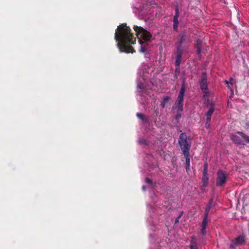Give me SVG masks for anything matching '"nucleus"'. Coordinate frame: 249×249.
<instances>
[{"instance_id":"a211bd4d","label":"nucleus","mask_w":249,"mask_h":249,"mask_svg":"<svg viewBox=\"0 0 249 249\" xmlns=\"http://www.w3.org/2000/svg\"><path fill=\"white\" fill-rule=\"evenodd\" d=\"M211 120V118L207 117L206 122L205 124V127L206 128H209L210 127Z\"/></svg>"},{"instance_id":"0eeeda50","label":"nucleus","mask_w":249,"mask_h":249,"mask_svg":"<svg viewBox=\"0 0 249 249\" xmlns=\"http://www.w3.org/2000/svg\"><path fill=\"white\" fill-rule=\"evenodd\" d=\"M217 177L216 180V185L222 186L226 182L227 178L225 173L221 170H219L217 173Z\"/></svg>"},{"instance_id":"9d476101","label":"nucleus","mask_w":249,"mask_h":249,"mask_svg":"<svg viewBox=\"0 0 249 249\" xmlns=\"http://www.w3.org/2000/svg\"><path fill=\"white\" fill-rule=\"evenodd\" d=\"M184 52L183 51H177V55L176 58L175 65L176 67V70H179L180 69V64L181 61V57L182 54Z\"/></svg>"},{"instance_id":"1a4fd4ad","label":"nucleus","mask_w":249,"mask_h":249,"mask_svg":"<svg viewBox=\"0 0 249 249\" xmlns=\"http://www.w3.org/2000/svg\"><path fill=\"white\" fill-rule=\"evenodd\" d=\"M200 87L204 92H206L207 90V82L206 73L203 72L202 77L200 81Z\"/></svg>"},{"instance_id":"c756f323","label":"nucleus","mask_w":249,"mask_h":249,"mask_svg":"<svg viewBox=\"0 0 249 249\" xmlns=\"http://www.w3.org/2000/svg\"><path fill=\"white\" fill-rule=\"evenodd\" d=\"M207 226V224H202V228H203V229H206V227Z\"/></svg>"},{"instance_id":"b1692460","label":"nucleus","mask_w":249,"mask_h":249,"mask_svg":"<svg viewBox=\"0 0 249 249\" xmlns=\"http://www.w3.org/2000/svg\"><path fill=\"white\" fill-rule=\"evenodd\" d=\"M201 232L203 235H205L206 233V229L201 228Z\"/></svg>"},{"instance_id":"6e6552de","label":"nucleus","mask_w":249,"mask_h":249,"mask_svg":"<svg viewBox=\"0 0 249 249\" xmlns=\"http://www.w3.org/2000/svg\"><path fill=\"white\" fill-rule=\"evenodd\" d=\"M245 242V236L244 235H241L235 238V240L231 244L232 248H234L236 246L242 245Z\"/></svg>"},{"instance_id":"f3484780","label":"nucleus","mask_w":249,"mask_h":249,"mask_svg":"<svg viewBox=\"0 0 249 249\" xmlns=\"http://www.w3.org/2000/svg\"><path fill=\"white\" fill-rule=\"evenodd\" d=\"M138 91L140 93L141 92V90L144 89L143 85L142 83H139L137 85Z\"/></svg>"},{"instance_id":"7c9ffc66","label":"nucleus","mask_w":249,"mask_h":249,"mask_svg":"<svg viewBox=\"0 0 249 249\" xmlns=\"http://www.w3.org/2000/svg\"><path fill=\"white\" fill-rule=\"evenodd\" d=\"M142 188V189H143L144 191H145V187L144 186H143Z\"/></svg>"},{"instance_id":"412c9836","label":"nucleus","mask_w":249,"mask_h":249,"mask_svg":"<svg viewBox=\"0 0 249 249\" xmlns=\"http://www.w3.org/2000/svg\"><path fill=\"white\" fill-rule=\"evenodd\" d=\"M207 168H208V164L207 163L204 164V167L203 169V174H207Z\"/></svg>"},{"instance_id":"2eb2a0df","label":"nucleus","mask_w":249,"mask_h":249,"mask_svg":"<svg viewBox=\"0 0 249 249\" xmlns=\"http://www.w3.org/2000/svg\"><path fill=\"white\" fill-rule=\"evenodd\" d=\"M170 100V97L168 96H166L163 98V101L161 104V106L162 107L164 108L165 106V105Z\"/></svg>"},{"instance_id":"4468645a","label":"nucleus","mask_w":249,"mask_h":249,"mask_svg":"<svg viewBox=\"0 0 249 249\" xmlns=\"http://www.w3.org/2000/svg\"><path fill=\"white\" fill-rule=\"evenodd\" d=\"M184 156L186 159V170H188L189 169L190 167V157H189V153H188V154H183Z\"/></svg>"},{"instance_id":"393cba45","label":"nucleus","mask_w":249,"mask_h":249,"mask_svg":"<svg viewBox=\"0 0 249 249\" xmlns=\"http://www.w3.org/2000/svg\"><path fill=\"white\" fill-rule=\"evenodd\" d=\"M138 142L140 144H146V141L145 140H139Z\"/></svg>"},{"instance_id":"cd10ccee","label":"nucleus","mask_w":249,"mask_h":249,"mask_svg":"<svg viewBox=\"0 0 249 249\" xmlns=\"http://www.w3.org/2000/svg\"><path fill=\"white\" fill-rule=\"evenodd\" d=\"M197 52L198 54H199L201 52V49L198 46L197 47Z\"/></svg>"},{"instance_id":"f257e3e1","label":"nucleus","mask_w":249,"mask_h":249,"mask_svg":"<svg viewBox=\"0 0 249 249\" xmlns=\"http://www.w3.org/2000/svg\"><path fill=\"white\" fill-rule=\"evenodd\" d=\"M130 28L126 24H122L118 26L115 33V39L118 42L117 45L121 52L133 53L134 51L130 45L135 43L136 38L130 33Z\"/></svg>"},{"instance_id":"7ed1b4c3","label":"nucleus","mask_w":249,"mask_h":249,"mask_svg":"<svg viewBox=\"0 0 249 249\" xmlns=\"http://www.w3.org/2000/svg\"><path fill=\"white\" fill-rule=\"evenodd\" d=\"M230 138L232 141L238 144L249 143V136L240 131L231 134Z\"/></svg>"},{"instance_id":"ddd939ff","label":"nucleus","mask_w":249,"mask_h":249,"mask_svg":"<svg viewBox=\"0 0 249 249\" xmlns=\"http://www.w3.org/2000/svg\"><path fill=\"white\" fill-rule=\"evenodd\" d=\"M209 177L208 174H203L202 177V185L203 187H206L208 183Z\"/></svg>"},{"instance_id":"5701e85b","label":"nucleus","mask_w":249,"mask_h":249,"mask_svg":"<svg viewBox=\"0 0 249 249\" xmlns=\"http://www.w3.org/2000/svg\"><path fill=\"white\" fill-rule=\"evenodd\" d=\"M137 116H138V118H139L140 119L142 120L143 119V115L141 113H138L137 114Z\"/></svg>"},{"instance_id":"a878e982","label":"nucleus","mask_w":249,"mask_h":249,"mask_svg":"<svg viewBox=\"0 0 249 249\" xmlns=\"http://www.w3.org/2000/svg\"><path fill=\"white\" fill-rule=\"evenodd\" d=\"M145 182L148 184H151L152 181L148 178H145Z\"/></svg>"},{"instance_id":"6ab92c4d","label":"nucleus","mask_w":249,"mask_h":249,"mask_svg":"<svg viewBox=\"0 0 249 249\" xmlns=\"http://www.w3.org/2000/svg\"><path fill=\"white\" fill-rule=\"evenodd\" d=\"M212 207V204L210 203L208 205L205 209V214L208 215L209 211H210Z\"/></svg>"},{"instance_id":"f8f14e48","label":"nucleus","mask_w":249,"mask_h":249,"mask_svg":"<svg viewBox=\"0 0 249 249\" xmlns=\"http://www.w3.org/2000/svg\"><path fill=\"white\" fill-rule=\"evenodd\" d=\"M190 249H198L196 238V236H193L192 237L190 244Z\"/></svg>"},{"instance_id":"f03ea898","label":"nucleus","mask_w":249,"mask_h":249,"mask_svg":"<svg viewBox=\"0 0 249 249\" xmlns=\"http://www.w3.org/2000/svg\"><path fill=\"white\" fill-rule=\"evenodd\" d=\"M133 29L136 32V36L139 39V41L141 46L140 52L144 53L146 51V49L145 46L142 45V40H143L144 42L149 41L152 37V35L149 32L142 27L134 26Z\"/></svg>"},{"instance_id":"39448f33","label":"nucleus","mask_w":249,"mask_h":249,"mask_svg":"<svg viewBox=\"0 0 249 249\" xmlns=\"http://www.w3.org/2000/svg\"><path fill=\"white\" fill-rule=\"evenodd\" d=\"M178 143L183 153V154H188L189 153L190 149V144L187 141V136L184 133H182L178 139Z\"/></svg>"},{"instance_id":"aec40b11","label":"nucleus","mask_w":249,"mask_h":249,"mask_svg":"<svg viewBox=\"0 0 249 249\" xmlns=\"http://www.w3.org/2000/svg\"><path fill=\"white\" fill-rule=\"evenodd\" d=\"M225 83L227 84H230L231 85H232L234 83H235V81L234 79H233L232 78H231L229 81L226 80Z\"/></svg>"},{"instance_id":"423d86ee","label":"nucleus","mask_w":249,"mask_h":249,"mask_svg":"<svg viewBox=\"0 0 249 249\" xmlns=\"http://www.w3.org/2000/svg\"><path fill=\"white\" fill-rule=\"evenodd\" d=\"M185 87L184 86L181 87V88L179 91V94L177 100L175 104V107L178 108V111L181 112L183 110V98L185 93Z\"/></svg>"},{"instance_id":"bb28decb","label":"nucleus","mask_w":249,"mask_h":249,"mask_svg":"<svg viewBox=\"0 0 249 249\" xmlns=\"http://www.w3.org/2000/svg\"><path fill=\"white\" fill-rule=\"evenodd\" d=\"M180 112L178 111V113H177L176 117L177 119H179L180 118L181 115H180Z\"/></svg>"},{"instance_id":"20e7f679","label":"nucleus","mask_w":249,"mask_h":249,"mask_svg":"<svg viewBox=\"0 0 249 249\" xmlns=\"http://www.w3.org/2000/svg\"><path fill=\"white\" fill-rule=\"evenodd\" d=\"M180 39L177 42V51H183L187 53V47L189 44V40L184 34H181L179 35Z\"/></svg>"},{"instance_id":"9b49d317","label":"nucleus","mask_w":249,"mask_h":249,"mask_svg":"<svg viewBox=\"0 0 249 249\" xmlns=\"http://www.w3.org/2000/svg\"><path fill=\"white\" fill-rule=\"evenodd\" d=\"M179 17V12L178 8L176 9V14L173 18V27L174 29L177 30L178 25V18Z\"/></svg>"},{"instance_id":"c85d7f7f","label":"nucleus","mask_w":249,"mask_h":249,"mask_svg":"<svg viewBox=\"0 0 249 249\" xmlns=\"http://www.w3.org/2000/svg\"><path fill=\"white\" fill-rule=\"evenodd\" d=\"M180 217H181V214H180L179 215H178V216L177 217V218H176V221H175V222H176V223H178V220H179V219L180 218Z\"/></svg>"},{"instance_id":"4be33fe9","label":"nucleus","mask_w":249,"mask_h":249,"mask_svg":"<svg viewBox=\"0 0 249 249\" xmlns=\"http://www.w3.org/2000/svg\"><path fill=\"white\" fill-rule=\"evenodd\" d=\"M207 216H208V215L205 214V216H204V218L203 219L202 222V224H207V222H208Z\"/></svg>"},{"instance_id":"dca6fc26","label":"nucleus","mask_w":249,"mask_h":249,"mask_svg":"<svg viewBox=\"0 0 249 249\" xmlns=\"http://www.w3.org/2000/svg\"><path fill=\"white\" fill-rule=\"evenodd\" d=\"M214 112V107H211L208 112H207L206 116L207 117L211 118V116Z\"/></svg>"}]
</instances>
